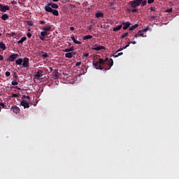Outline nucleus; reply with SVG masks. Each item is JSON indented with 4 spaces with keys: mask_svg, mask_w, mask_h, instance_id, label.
Instances as JSON below:
<instances>
[{
    "mask_svg": "<svg viewBox=\"0 0 179 179\" xmlns=\"http://www.w3.org/2000/svg\"><path fill=\"white\" fill-rule=\"evenodd\" d=\"M93 65L96 69H100L103 71L105 68V71L111 69V66L114 65V61L111 58L106 57L105 59L99 58L98 62H93Z\"/></svg>",
    "mask_w": 179,
    "mask_h": 179,
    "instance_id": "1",
    "label": "nucleus"
},
{
    "mask_svg": "<svg viewBox=\"0 0 179 179\" xmlns=\"http://www.w3.org/2000/svg\"><path fill=\"white\" fill-rule=\"evenodd\" d=\"M142 3V0H133L129 1V5L133 8H136L138 6H140Z\"/></svg>",
    "mask_w": 179,
    "mask_h": 179,
    "instance_id": "2",
    "label": "nucleus"
},
{
    "mask_svg": "<svg viewBox=\"0 0 179 179\" xmlns=\"http://www.w3.org/2000/svg\"><path fill=\"white\" fill-rule=\"evenodd\" d=\"M45 12H50V13H52L54 16H58L59 15L58 10L52 9L51 7L45 8Z\"/></svg>",
    "mask_w": 179,
    "mask_h": 179,
    "instance_id": "3",
    "label": "nucleus"
},
{
    "mask_svg": "<svg viewBox=\"0 0 179 179\" xmlns=\"http://www.w3.org/2000/svg\"><path fill=\"white\" fill-rule=\"evenodd\" d=\"M19 57L18 54L14 53L10 55L8 58L6 59V61H9V62H15V59Z\"/></svg>",
    "mask_w": 179,
    "mask_h": 179,
    "instance_id": "4",
    "label": "nucleus"
},
{
    "mask_svg": "<svg viewBox=\"0 0 179 179\" xmlns=\"http://www.w3.org/2000/svg\"><path fill=\"white\" fill-rule=\"evenodd\" d=\"M29 59L27 57H25L22 60V66L23 68L29 69L30 66V62H29Z\"/></svg>",
    "mask_w": 179,
    "mask_h": 179,
    "instance_id": "5",
    "label": "nucleus"
},
{
    "mask_svg": "<svg viewBox=\"0 0 179 179\" xmlns=\"http://www.w3.org/2000/svg\"><path fill=\"white\" fill-rule=\"evenodd\" d=\"M91 50H94L95 51H101V50H106V47L95 44L92 47Z\"/></svg>",
    "mask_w": 179,
    "mask_h": 179,
    "instance_id": "6",
    "label": "nucleus"
},
{
    "mask_svg": "<svg viewBox=\"0 0 179 179\" xmlns=\"http://www.w3.org/2000/svg\"><path fill=\"white\" fill-rule=\"evenodd\" d=\"M20 106H22V107H24V108H29L30 107V104L25 99H22L20 101Z\"/></svg>",
    "mask_w": 179,
    "mask_h": 179,
    "instance_id": "7",
    "label": "nucleus"
},
{
    "mask_svg": "<svg viewBox=\"0 0 179 179\" xmlns=\"http://www.w3.org/2000/svg\"><path fill=\"white\" fill-rule=\"evenodd\" d=\"M45 8H51L52 9H58L59 6L55 3H48Z\"/></svg>",
    "mask_w": 179,
    "mask_h": 179,
    "instance_id": "8",
    "label": "nucleus"
},
{
    "mask_svg": "<svg viewBox=\"0 0 179 179\" xmlns=\"http://www.w3.org/2000/svg\"><path fill=\"white\" fill-rule=\"evenodd\" d=\"M41 78H43V71L38 70L34 75V79H39Z\"/></svg>",
    "mask_w": 179,
    "mask_h": 179,
    "instance_id": "9",
    "label": "nucleus"
},
{
    "mask_svg": "<svg viewBox=\"0 0 179 179\" xmlns=\"http://www.w3.org/2000/svg\"><path fill=\"white\" fill-rule=\"evenodd\" d=\"M45 36H48V32L43 31L41 32V36H39L40 40L44 41L45 40Z\"/></svg>",
    "mask_w": 179,
    "mask_h": 179,
    "instance_id": "10",
    "label": "nucleus"
},
{
    "mask_svg": "<svg viewBox=\"0 0 179 179\" xmlns=\"http://www.w3.org/2000/svg\"><path fill=\"white\" fill-rule=\"evenodd\" d=\"M11 110L15 114H19L20 113V108L16 106H12Z\"/></svg>",
    "mask_w": 179,
    "mask_h": 179,
    "instance_id": "11",
    "label": "nucleus"
},
{
    "mask_svg": "<svg viewBox=\"0 0 179 179\" xmlns=\"http://www.w3.org/2000/svg\"><path fill=\"white\" fill-rule=\"evenodd\" d=\"M6 10H10V8H9V6H1V8L0 10V12H6Z\"/></svg>",
    "mask_w": 179,
    "mask_h": 179,
    "instance_id": "12",
    "label": "nucleus"
},
{
    "mask_svg": "<svg viewBox=\"0 0 179 179\" xmlns=\"http://www.w3.org/2000/svg\"><path fill=\"white\" fill-rule=\"evenodd\" d=\"M122 26H123V30H127V29H128L129 26H131V22H123Z\"/></svg>",
    "mask_w": 179,
    "mask_h": 179,
    "instance_id": "13",
    "label": "nucleus"
},
{
    "mask_svg": "<svg viewBox=\"0 0 179 179\" xmlns=\"http://www.w3.org/2000/svg\"><path fill=\"white\" fill-rule=\"evenodd\" d=\"M71 38L73 41L74 44H82V42H80L75 38V35H71Z\"/></svg>",
    "mask_w": 179,
    "mask_h": 179,
    "instance_id": "14",
    "label": "nucleus"
},
{
    "mask_svg": "<svg viewBox=\"0 0 179 179\" xmlns=\"http://www.w3.org/2000/svg\"><path fill=\"white\" fill-rule=\"evenodd\" d=\"M59 73L58 72V69L54 70L52 72V76H54L55 79H58Z\"/></svg>",
    "mask_w": 179,
    "mask_h": 179,
    "instance_id": "15",
    "label": "nucleus"
},
{
    "mask_svg": "<svg viewBox=\"0 0 179 179\" xmlns=\"http://www.w3.org/2000/svg\"><path fill=\"white\" fill-rule=\"evenodd\" d=\"M146 37V36H144L143 32H142V31H139L138 32L136 33V34L134 35V37Z\"/></svg>",
    "mask_w": 179,
    "mask_h": 179,
    "instance_id": "16",
    "label": "nucleus"
},
{
    "mask_svg": "<svg viewBox=\"0 0 179 179\" xmlns=\"http://www.w3.org/2000/svg\"><path fill=\"white\" fill-rule=\"evenodd\" d=\"M95 17H97V19H99L100 17H104V13H103L101 12H98L95 14Z\"/></svg>",
    "mask_w": 179,
    "mask_h": 179,
    "instance_id": "17",
    "label": "nucleus"
},
{
    "mask_svg": "<svg viewBox=\"0 0 179 179\" xmlns=\"http://www.w3.org/2000/svg\"><path fill=\"white\" fill-rule=\"evenodd\" d=\"M42 30L43 31H46V33H48V31H51V26H46L42 28Z\"/></svg>",
    "mask_w": 179,
    "mask_h": 179,
    "instance_id": "18",
    "label": "nucleus"
},
{
    "mask_svg": "<svg viewBox=\"0 0 179 179\" xmlns=\"http://www.w3.org/2000/svg\"><path fill=\"white\" fill-rule=\"evenodd\" d=\"M139 24H135L134 25H132L131 27H129V30L130 31H134L136 29V27H138Z\"/></svg>",
    "mask_w": 179,
    "mask_h": 179,
    "instance_id": "19",
    "label": "nucleus"
},
{
    "mask_svg": "<svg viewBox=\"0 0 179 179\" xmlns=\"http://www.w3.org/2000/svg\"><path fill=\"white\" fill-rule=\"evenodd\" d=\"M27 40V38L26 36L22 37L20 41H17V44H23L24 41Z\"/></svg>",
    "mask_w": 179,
    "mask_h": 179,
    "instance_id": "20",
    "label": "nucleus"
},
{
    "mask_svg": "<svg viewBox=\"0 0 179 179\" xmlns=\"http://www.w3.org/2000/svg\"><path fill=\"white\" fill-rule=\"evenodd\" d=\"M75 50V48H73V46L70 47V48H66L64 52H71V51H73Z\"/></svg>",
    "mask_w": 179,
    "mask_h": 179,
    "instance_id": "21",
    "label": "nucleus"
},
{
    "mask_svg": "<svg viewBox=\"0 0 179 179\" xmlns=\"http://www.w3.org/2000/svg\"><path fill=\"white\" fill-rule=\"evenodd\" d=\"M1 19H2V20H8V19H9V15L6 13H4L1 17Z\"/></svg>",
    "mask_w": 179,
    "mask_h": 179,
    "instance_id": "22",
    "label": "nucleus"
},
{
    "mask_svg": "<svg viewBox=\"0 0 179 179\" xmlns=\"http://www.w3.org/2000/svg\"><path fill=\"white\" fill-rule=\"evenodd\" d=\"M15 64L16 65H22V64H23V59H18L15 61Z\"/></svg>",
    "mask_w": 179,
    "mask_h": 179,
    "instance_id": "23",
    "label": "nucleus"
},
{
    "mask_svg": "<svg viewBox=\"0 0 179 179\" xmlns=\"http://www.w3.org/2000/svg\"><path fill=\"white\" fill-rule=\"evenodd\" d=\"M122 28V24H120L117 27H115L113 28V31H118V30H121V29Z\"/></svg>",
    "mask_w": 179,
    "mask_h": 179,
    "instance_id": "24",
    "label": "nucleus"
},
{
    "mask_svg": "<svg viewBox=\"0 0 179 179\" xmlns=\"http://www.w3.org/2000/svg\"><path fill=\"white\" fill-rule=\"evenodd\" d=\"M0 48H1L3 51H5V50H6V45H5V43H3V42L0 43Z\"/></svg>",
    "mask_w": 179,
    "mask_h": 179,
    "instance_id": "25",
    "label": "nucleus"
},
{
    "mask_svg": "<svg viewBox=\"0 0 179 179\" xmlns=\"http://www.w3.org/2000/svg\"><path fill=\"white\" fill-rule=\"evenodd\" d=\"M90 38H93L92 35H86L83 36V40H90Z\"/></svg>",
    "mask_w": 179,
    "mask_h": 179,
    "instance_id": "26",
    "label": "nucleus"
},
{
    "mask_svg": "<svg viewBox=\"0 0 179 179\" xmlns=\"http://www.w3.org/2000/svg\"><path fill=\"white\" fill-rule=\"evenodd\" d=\"M41 57L45 59V58H48V54L45 52H42Z\"/></svg>",
    "mask_w": 179,
    "mask_h": 179,
    "instance_id": "27",
    "label": "nucleus"
},
{
    "mask_svg": "<svg viewBox=\"0 0 179 179\" xmlns=\"http://www.w3.org/2000/svg\"><path fill=\"white\" fill-rule=\"evenodd\" d=\"M124 53L123 52H115V54L113 55V57H114L115 58H117V57H120L121 55H122Z\"/></svg>",
    "mask_w": 179,
    "mask_h": 179,
    "instance_id": "28",
    "label": "nucleus"
},
{
    "mask_svg": "<svg viewBox=\"0 0 179 179\" xmlns=\"http://www.w3.org/2000/svg\"><path fill=\"white\" fill-rule=\"evenodd\" d=\"M0 106H1V108H4L5 110H6V108H8L6 107V103L1 102V103H0Z\"/></svg>",
    "mask_w": 179,
    "mask_h": 179,
    "instance_id": "29",
    "label": "nucleus"
},
{
    "mask_svg": "<svg viewBox=\"0 0 179 179\" xmlns=\"http://www.w3.org/2000/svg\"><path fill=\"white\" fill-rule=\"evenodd\" d=\"M66 58H72V52H68L65 54Z\"/></svg>",
    "mask_w": 179,
    "mask_h": 179,
    "instance_id": "30",
    "label": "nucleus"
},
{
    "mask_svg": "<svg viewBox=\"0 0 179 179\" xmlns=\"http://www.w3.org/2000/svg\"><path fill=\"white\" fill-rule=\"evenodd\" d=\"M13 79H17V78H19V76H17V73L14 72L13 73Z\"/></svg>",
    "mask_w": 179,
    "mask_h": 179,
    "instance_id": "31",
    "label": "nucleus"
},
{
    "mask_svg": "<svg viewBox=\"0 0 179 179\" xmlns=\"http://www.w3.org/2000/svg\"><path fill=\"white\" fill-rule=\"evenodd\" d=\"M146 3H148V1L146 0H142L141 5V6H146Z\"/></svg>",
    "mask_w": 179,
    "mask_h": 179,
    "instance_id": "32",
    "label": "nucleus"
},
{
    "mask_svg": "<svg viewBox=\"0 0 179 179\" xmlns=\"http://www.w3.org/2000/svg\"><path fill=\"white\" fill-rule=\"evenodd\" d=\"M132 13H138V10L137 8H134L130 10Z\"/></svg>",
    "mask_w": 179,
    "mask_h": 179,
    "instance_id": "33",
    "label": "nucleus"
},
{
    "mask_svg": "<svg viewBox=\"0 0 179 179\" xmlns=\"http://www.w3.org/2000/svg\"><path fill=\"white\" fill-rule=\"evenodd\" d=\"M129 33L126 32L121 36V38H125L128 36Z\"/></svg>",
    "mask_w": 179,
    "mask_h": 179,
    "instance_id": "34",
    "label": "nucleus"
},
{
    "mask_svg": "<svg viewBox=\"0 0 179 179\" xmlns=\"http://www.w3.org/2000/svg\"><path fill=\"white\" fill-rule=\"evenodd\" d=\"M130 44H131V42L127 43L126 44V45L122 48V50H125V48H128V47H129Z\"/></svg>",
    "mask_w": 179,
    "mask_h": 179,
    "instance_id": "35",
    "label": "nucleus"
},
{
    "mask_svg": "<svg viewBox=\"0 0 179 179\" xmlns=\"http://www.w3.org/2000/svg\"><path fill=\"white\" fill-rule=\"evenodd\" d=\"M12 86H16L17 85V83L16 82V80H14L11 82Z\"/></svg>",
    "mask_w": 179,
    "mask_h": 179,
    "instance_id": "36",
    "label": "nucleus"
},
{
    "mask_svg": "<svg viewBox=\"0 0 179 179\" xmlns=\"http://www.w3.org/2000/svg\"><path fill=\"white\" fill-rule=\"evenodd\" d=\"M7 34H8V36H11L12 37H13V36H16V33H15V32H10Z\"/></svg>",
    "mask_w": 179,
    "mask_h": 179,
    "instance_id": "37",
    "label": "nucleus"
},
{
    "mask_svg": "<svg viewBox=\"0 0 179 179\" xmlns=\"http://www.w3.org/2000/svg\"><path fill=\"white\" fill-rule=\"evenodd\" d=\"M150 9L151 12H156L157 8H156V7H150Z\"/></svg>",
    "mask_w": 179,
    "mask_h": 179,
    "instance_id": "38",
    "label": "nucleus"
},
{
    "mask_svg": "<svg viewBox=\"0 0 179 179\" xmlns=\"http://www.w3.org/2000/svg\"><path fill=\"white\" fill-rule=\"evenodd\" d=\"M166 12L168 13H171V12H173V8H168L166 10Z\"/></svg>",
    "mask_w": 179,
    "mask_h": 179,
    "instance_id": "39",
    "label": "nucleus"
},
{
    "mask_svg": "<svg viewBox=\"0 0 179 179\" xmlns=\"http://www.w3.org/2000/svg\"><path fill=\"white\" fill-rule=\"evenodd\" d=\"M82 65V62H78L76 63V66H80Z\"/></svg>",
    "mask_w": 179,
    "mask_h": 179,
    "instance_id": "40",
    "label": "nucleus"
},
{
    "mask_svg": "<svg viewBox=\"0 0 179 179\" xmlns=\"http://www.w3.org/2000/svg\"><path fill=\"white\" fill-rule=\"evenodd\" d=\"M27 23L28 26H33V22H31V21H27Z\"/></svg>",
    "mask_w": 179,
    "mask_h": 179,
    "instance_id": "41",
    "label": "nucleus"
},
{
    "mask_svg": "<svg viewBox=\"0 0 179 179\" xmlns=\"http://www.w3.org/2000/svg\"><path fill=\"white\" fill-rule=\"evenodd\" d=\"M6 76L7 78H9V76H10V72L6 71Z\"/></svg>",
    "mask_w": 179,
    "mask_h": 179,
    "instance_id": "42",
    "label": "nucleus"
},
{
    "mask_svg": "<svg viewBox=\"0 0 179 179\" xmlns=\"http://www.w3.org/2000/svg\"><path fill=\"white\" fill-rule=\"evenodd\" d=\"M153 2H155V0H148V3L149 4L153 3Z\"/></svg>",
    "mask_w": 179,
    "mask_h": 179,
    "instance_id": "43",
    "label": "nucleus"
},
{
    "mask_svg": "<svg viewBox=\"0 0 179 179\" xmlns=\"http://www.w3.org/2000/svg\"><path fill=\"white\" fill-rule=\"evenodd\" d=\"M27 37H29V38H30V37H31V33H30V32H28L27 34Z\"/></svg>",
    "mask_w": 179,
    "mask_h": 179,
    "instance_id": "44",
    "label": "nucleus"
},
{
    "mask_svg": "<svg viewBox=\"0 0 179 179\" xmlns=\"http://www.w3.org/2000/svg\"><path fill=\"white\" fill-rule=\"evenodd\" d=\"M13 97H19V95L17 94H12Z\"/></svg>",
    "mask_w": 179,
    "mask_h": 179,
    "instance_id": "45",
    "label": "nucleus"
},
{
    "mask_svg": "<svg viewBox=\"0 0 179 179\" xmlns=\"http://www.w3.org/2000/svg\"><path fill=\"white\" fill-rule=\"evenodd\" d=\"M83 57H85L86 58H87V57H89V53H84Z\"/></svg>",
    "mask_w": 179,
    "mask_h": 179,
    "instance_id": "46",
    "label": "nucleus"
},
{
    "mask_svg": "<svg viewBox=\"0 0 179 179\" xmlns=\"http://www.w3.org/2000/svg\"><path fill=\"white\" fill-rule=\"evenodd\" d=\"M24 99H30V96H27V95H23Z\"/></svg>",
    "mask_w": 179,
    "mask_h": 179,
    "instance_id": "47",
    "label": "nucleus"
},
{
    "mask_svg": "<svg viewBox=\"0 0 179 179\" xmlns=\"http://www.w3.org/2000/svg\"><path fill=\"white\" fill-rule=\"evenodd\" d=\"M11 3H12V5H17V2L13 1H11Z\"/></svg>",
    "mask_w": 179,
    "mask_h": 179,
    "instance_id": "48",
    "label": "nucleus"
},
{
    "mask_svg": "<svg viewBox=\"0 0 179 179\" xmlns=\"http://www.w3.org/2000/svg\"><path fill=\"white\" fill-rule=\"evenodd\" d=\"M40 23H41V24H45V21H44V20H41V21H40Z\"/></svg>",
    "mask_w": 179,
    "mask_h": 179,
    "instance_id": "49",
    "label": "nucleus"
},
{
    "mask_svg": "<svg viewBox=\"0 0 179 179\" xmlns=\"http://www.w3.org/2000/svg\"><path fill=\"white\" fill-rule=\"evenodd\" d=\"M130 44H136V41H130Z\"/></svg>",
    "mask_w": 179,
    "mask_h": 179,
    "instance_id": "50",
    "label": "nucleus"
},
{
    "mask_svg": "<svg viewBox=\"0 0 179 179\" xmlns=\"http://www.w3.org/2000/svg\"><path fill=\"white\" fill-rule=\"evenodd\" d=\"M0 61H3V56L0 55Z\"/></svg>",
    "mask_w": 179,
    "mask_h": 179,
    "instance_id": "51",
    "label": "nucleus"
},
{
    "mask_svg": "<svg viewBox=\"0 0 179 179\" xmlns=\"http://www.w3.org/2000/svg\"><path fill=\"white\" fill-rule=\"evenodd\" d=\"M70 30H71V31L75 30V27H70Z\"/></svg>",
    "mask_w": 179,
    "mask_h": 179,
    "instance_id": "52",
    "label": "nucleus"
},
{
    "mask_svg": "<svg viewBox=\"0 0 179 179\" xmlns=\"http://www.w3.org/2000/svg\"><path fill=\"white\" fill-rule=\"evenodd\" d=\"M14 89H17V90H22V89H20V87H14Z\"/></svg>",
    "mask_w": 179,
    "mask_h": 179,
    "instance_id": "53",
    "label": "nucleus"
},
{
    "mask_svg": "<svg viewBox=\"0 0 179 179\" xmlns=\"http://www.w3.org/2000/svg\"><path fill=\"white\" fill-rule=\"evenodd\" d=\"M141 31H142V33H145V31H148V29H144L141 30Z\"/></svg>",
    "mask_w": 179,
    "mask_h": 179,
    "instance_id": "54",
    "label": "nucleus"
},
{
    "mask_svg": "<svg viewBox=\"0 0 179 179\" xmlns=\"http://www.w3.org/2000/svg\"><path fill=\"white\" fill-rule=\"evenodd\" d=\"M71 54H72V57H73V55H76V52H71Z\"/></svg>",
    "mask_w": 179,
    "mask_h": 179,
    "instance_id": "55",
    "label": "nucleus"
},
{
    "mask_svg": "<svg viewBox=\"0 0 179 179\" xmlns=\"http://www.w3.org/2000/svg\"><path fill=\"white\" fill-rule=\"evenodd\" d=\"M122 50H124V49L120 48V49L117 51V52H119V51H122Z\"/></svg>",
    "mask_w": 179,
    "mask_h": 179,
    "instance_id": "56",
    "label": "nucleus"
},
{
    "mask_svg": "<svg viewBox=\"0 0 179 179\" xmlns=\"http://www.w3.org/2000/svg\"><path fill=\"white\" fill-rule=\"evenodd\" d=\"M49 69H50V71L51 72H52V71H53L52 67H50Z\"/></svg>",
    "mask_w": 179,
    "mask_h": 179,
    "instance_id": "57",
    "label": "nucleus"
},
{
    "mask_svg": "<svg viewBox=\"0 0 179 179\" xmlns=\"http://www.w3.org/2000/svg\"><path fill=\"white\" fill-rule=\"evenodd\" d=\"M53 2H58V0H52Z\"/></svg>",
    "mask_w": 179,
    "mask_h": 179,
    "instance_id": "58",
    "label": "nucleus"
},
{
    "mask_svg": "<svg viewBox=\"0 0 179 179\" xmlns=\"http://www.w3.org/2000/svg\"><path fill=\"white\" fill-rule=\"evenodd\" d=\"M89 29H90V30H92V27H91V25L89 27Z\"/></svg>",
    "mask_w": 179,
    "mask_h": 179,
    "instance_id": "59",
    "label": "nucleus"
},
{
    "mask_svg": "<svg viewBox=\"0 0 179 179\" xmlns=\"http://www.w3.org/2000/svg\"><path fill=\"white\" fill-rule=\"evenodd\" d=\"M2 36V34L0 33V36Z\"/></svg>",
    "mask_w": 179,
    "mask_h": 179,
    "instance_id": "60",
    "label": "nucleus"
},
{
    "mask_svg": "<svg viewBox=\"0 0 179 179\" xmlns=\"http://www.w3.org/2000/svg\"><path fill=\"white\" fill-rule=\"evenodd\" d=\"M65 1H69V0H65Z\"/></svg>",
    "mask_w": 179,
    "mask_h": 179,
    "instance_id": "61",
    "label": "nucleus"
},
{
    "mask_svg": "<svg viewBox=\"0 0 179 179\" xmlns=\"http://www.w3.org/2000/svg\"><path fill=\"white\" fill-rule=\"evenodd\" d=\"M0 72H1V69H0Z\"/></svg>",
    "mask_w": 179,
    "mask_h": 179,
    "instance_id": "62",
    "label": "nucleus"
}]
</instances>
